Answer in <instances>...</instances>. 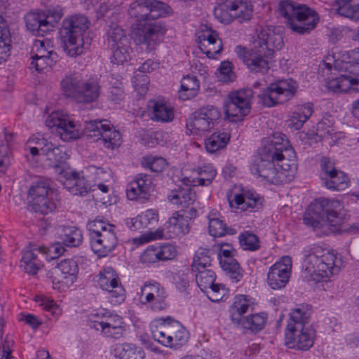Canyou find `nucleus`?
I'll return each instance as SVG.
<instances>
[{
	"label": "nucleus",
	"instance_id": "nucleus-1",
	"mask_svg": "<svg viewBox=\"0 0 359 359\" xmlns=\"http://www.w3.org/2000/svg\"><path fill=\"white\" fill-rule=\"evenodd\" d=\"M283 46L281 34L269 27H261L252 47L248 50L244 48L237 47V53L247 67L256 72H265L269 69L268 58L275 50H280Z\"/></svg>",
	"mask_w": 359,
	"mask_h": 359
},
{
	"label": "nucleus",
	"instance_id": "nucleus-2",
	"mask_svg": "<svg viewBox=\"0 0 359 359\" xmlns=\"http://www.w3.org/2000/svg\"><path fill=\"white\" fill-rule=\"evenodd\" d=\"M312 314V306L302 304L291 310L285 332V344L301 351L311 348L316 338V330L307 325Z\"/></svg>",
	"mask_w": 359,
	"mask_h": 359
},
{
	"label": "nucleus",
	"instance_id": "nucleus-3",
	"mask_svg": "<svg viewBox=\"0 0 359 359\" xmlns=\"http://www.w3.org/2000/svg\"><path fill=\"white\" fill-rule=\"evenodd\" d=\"M150 0L136 1L132 3L128 14L138 22L133 33V39L138 45L146 46V50L151 51L162 40L165 34V25L160 22L149 21V7Z\"/></svg>",
	"mask_w": 359,
	"mask_h": 359
},
{
	"label": "nucleus",
	"instance_id": "nucleus-4",
	"mask_svg": "<svg viewBox=\"0 0 359 359\" xmlns=\"http://www.w3.org/2000/svg\"><path fill=\"white\" fill-rule=\"evenodd\" d=\"M340 203L337 200L320 198L315 200L307 208L304 216L306 225L313 229L332 227V231L343 230L341 227L346 222V218L338 212Z\"/></svg>",
	"mask_w": 359,
	"mask_h": 359
},
{
	"label": "nucleus",
	"instance_id": "nucleus-5",
	"mask_svg": "<svg viewBox=\"0 0 359 359\" xmlns=\"http://www.w3.org/2000/svg\"><path fill=\"white\" fill-rule=\"evenodd\" d=\"M282 151L283 146L266 142L260 149L259 157L251 165L252 173L257 177H261L262 180L273 184L288 182L285 172L278 170L274 165L275 161H280L285 157Z\"/></svg>",
	"mask_w": 359,
	"mask_h": 359
},
{
	"label": "nucleus",
	"instance_id": "nucleus-6",
	"mask_svg": "<svg viewBox=\"0 0 359 359\" xmlns=\"http://www.w3.org/2000/svg\"><path fill=\"white\" fill-rule=\"evenodd\" d=\"M87 18L74 15L65 18L60 29L62 46L67 54L71 57L81 55L88 48V42H85L83 34L89 28Z\"/></svg>",
	"mask_w": 359,
	"mask_h": 359
},
{
	"label": "nucleus",
	"instance_id": "nucleus-7",
	"mask_svg": "<svg viewBox=\"0 0 359 359\" xmlns=\"http://www.w3.org/2000/svg\"><path fill=\"white\" fill-rule=\"evenodd\" d=\"M280 14L286 19L290 28L299 34L313 29L318 22V14L306 5L290 0H281L279 4Z\"/></svg>",
	"mask_w": 359,
	"mask_h": 359
},
{
	"label": "nucleus",
	"instance_id": "nucleus-8",
	"mask_svg": "<svg viewBox=\"0 0 359 359\" xmlns=\"http://www.w3.org/2000/svg\"><path fill=\"white\" fill-rule=\"evenodd\" d=\"M197 215L198 212L195 208H190L188 210L175 211L165 223L163 230L147 232L139 238L140 243L163 238L165 236L164 230L169 238L184 236L189 232L190 222Z\"/></svg>",
	"mask_w": 359,
	"mask_h": 359
},
{
	"label": "nucleus",
	"instance_id": "nucleus-9",
	"mask_svg": "<svg viewBox=\"0 0 359 359\" xmlns=\"http://www.w3.org/2000/svg\"><path fill=\"white\" fill-rule=\"evenodd\" d=\"M303 268L308 273L316 274L323 278H330L339 271L336 255L319 246L305 251Z\"/></svg>",
	"mask_w": 359,
	"mask_h": 359
},
{
	"label": "nucleus",
	"instance_id": "nucleus-10",
	"mask_svg": "<svg viewBox=\"0 0 359 359\" xmlns=\"http://www.w3.org/2000/svg\"><path fill=\"white\" fill-rule=\"evenodd\" d=\"M92 250L98 257H106L117 245L115 226L102 220L95 219L87 224Z\"/></svg>",
	"mask_w": 359,
	"mask_h": 359
},
{
	"label": "nucleus",
	"instance_id": "nucleus-11",
	"mask_svg": "<svg viewBox=\"0 0 359 359\" xmlns=\"http://www.w3.org/2000/svg\"><path fill=\"white\" fill-rule=\"evenodd\" d=\"M83 134L93 142L100 140L107 149H114L121 143V133L105 119L86 121Z\"/></svg>",
	"mask_w": 359,
	"mask_h": 359
},
{
	"label": "nucleus",
	"instance_id": "nucleus-12",
	"mask_svg": "<svg viewBox=\"0 0 359 359\" xmlns=\"http://www.w3.org/2000/svg\"><path fill=\"white\" fill-rule=\"evenodd\" d=\"M61 9L53 8L39 12H29L25 16L27 29L34 36H43L52 31L62 18Z\"/></svg>",
	"mask_w": 359,
	"mask_h": 359
},
{
	"label": "nucleus",
	"instance_id": "nucleus-13",
	"mask_svg": "<svg viewBox=\"0 0 359 359\" xmlns=\"http://www.w3.org/2000/svg\"><path fill=\"white\" fill-rule=\"evenodd\" d=\"M250 307V304L243 296L238 297L229 309L232 323L238 327L258 332L263 329L266 320L264 313H257L243 318Z\"/></svg>",
	"mask_w": 359,
	"mask_h": 359
},
{
	"label": "nucleus",
	"instance_id": "nucleus-14",
	"mask_svg": "<svg viewBox=\"0 0 359 359\" xmlns=\"http://www.w3.org/2000/svg\"><path fill=\"white\" fill-rule=\"evenodd\" d=\"M254 8L250 1L243 0H226L216 9L215 13L220 21L229 23L233 20L242 23L250 21L253 15Z\"/></svg>",
	"mask_w": 359,
	"mask_h": 359
},
{
	"label": "nucleus",
	"instance_id": "nucleus-15",
	"mask_svg": "<svg viewBox=\"0 0 359 359\" xmlns=\"http://www.w3.org/2000/svg\"><path fill=\"white\" fill-rule=\"evenodd\" d=\"M97 283L102 290L107 292V298L112 304H118L125 300V290L111 267H106L100 272Z\"/></svg>",
	"mask_w": 359,
	"mask_h": 359
},
{
	"label": "nucleus",
	"instance_id": "nucleus-16",
	"mask_svg": "<svg viewBox=\"0 0 359 359\" xmlns=\"http://www.w3.org/2000/svg\"><path fill=\"white\" fill-rule=\"evenodd\" d=\"M46 126L53 129L63 141H70L79 137L80 133L75 123L67 114L62 111H53L46 118Z\"/></svg>",
	"mask_w": 359,
	"mask_h": 359
},
{
	"label": "nucleus",
	"instance_id": "nucleus-17",
	"mask_svg": "<svg viewBox=\"0 0 359 359\" xmlns=\"http://www.w3.org/2000/svg\"><path fill=\"white\" fill-rule=\"evenodd\" d=\"M79 272L77 262L73 259L60 261L52 271V283L54 289L65 290L76 280Z\"/></svg>",
	"mask_w": 359,
	"mask_h": 359
},
{
	"label": "nucleus",
	"instance_id": "nucleus-18",
	"mask_svg": "<svg viewBox=\"0 0 359 359\" xmlns=\"http://www.w3.org/2000/svg\"><path fill=\"white\" fill-rule=\"evenodd\" d=\"M167 297L165 288L156 281L144 283L140 293L141 303L149 304L154 311H163L168 307Z\"/></svg>",
	"mask_w": 359,
	"mask_h": 359
},
{
	"label": "nucleus",
	"instance_id": "nucleus-19",
	"mask_svg": "<svg viewBox=\"0 0 359 359\" xmlns=\"http://www.w3.org/2000/svg\"><path fill=\"white\" fill-rule=\"evenodd\" d=\"M245 91H231L224 104L225 118L230 122L242 121L250 110L248 99L244 96Z\"/></svg>",
	"mask_w": 359,
	"mask_h": 359
},
{
	"label": "nucleus",
	"instance_id": "nucleus-20",
	"mask_svg": "<svg viewBox=\"0 0 359 359\" xmlns=\"http://www.w3.org/2000/svg\"><path fill=\"white\" fill-rule=\"evenodd\" d=\"M292 269V259L284 256L272 265L267 274V283L273 290H280L287 284Z\"/></svg>",
	"mask_w": 359,
	"mask_h": 359
},
{
	"label": "nucleus",
	"instance_id": "nucleus-21",
	"mask_svg": "<svg viewBox=\"0 0 359 359\" xmlns=\"http://www.w3.org/2000/svg\"><path fill=\"white\" fill-rule=\"evenodd\" d=\"M148 110L152 121L160 123L171 122L175 116L172 104L163 97H157L148 101Z\"/></svg>",
	"mask_w": 359,
	"mask_h": 359
},
{
	"label": "nucleus",
	"instance_id": "nucleus-22",
	"mask_svg": "<svg viewBox=\"0 0 359 359\" xmlns=\"http://www.w3.org/2000/svg\"><path fill=\"white\" fill-rule=\"evenodd\" d=\"M62 175L59 180L62 182L65 189H67L73 195H85L90 189L83 176L80 175L75 171L70 169L68 170H61Z\"/></svg>",
	"mask_w": 359,
	"mask_h": 359
},
{
	"label": "nucleus",
	"instance_id": "nucleus-23",
	"mask_svg": "<svg viewBox=\"0 0 359 359\" xmlns=\"http://www.w3.org/2000/svg\"><path fill=\"white\" fill-rule=\"evenodd\" d=\"M153 190V183L150 175L140 173L128 184L127 197L130 200L147 199L149 192Z\"/></svg>",
	"mask_w": 359,
	"mask_h": 359
},
{
	"label": "nucleus",
	"instance_id": "nucleus-24",
	"mask_svg": "<svg viewBox=\"0 0 359 359\" xmlns=\"http://www.w3.org/2000/svg\"><path fill=\"white\" fill-rule=\"evenodd\" d=\"M47 250L44 247L38 246L35 244H31L23 251L21 260V266L24 268L26 273L29 274H36L41 266V261L39 255L44 256Z\"/></svg>",
	"mask_w": 359,
	"mask_h": 359
},
{
	"label": "nucleus",
	"instance_id": "nucleus-25",
	"mask_svg": "<svg viewBox=\"0 0 359 359\" xmlns=\"http://www.w3.org/2000/svg\"><path fill=\"white\" fill-rule=\"evenodd\" d=\"M99 327L95 325V328L107 337L118 339L123 336L125 331V323L123 318L116 315L112 314L102 316L99 321Z\"/></svg>",
	"mask_w": 359,
	"mask_h": 359
},
{
	"label": "nucleus",
	"instance_id": "nucleus-26",
	"mask_svg": "<svg viewBox=\"0 0 359 359\" xmlns=\"http://www.w3.org/2000/svg\"><path fill=\"white\" fill-rule=\"evenodd\" d=\"M63 90H100L102 86L97 78L83 80L79 73H70L60 81Z\"/></svg>",
	"mask_w": 359,
	"mask_h": 359
},
{
	"label": "nucleus",
	"instance_id": "nucleus-27",
	"mask_svg": "<svg viewBox=\"0 0 359 359\" xmlns=\"http://www.w3.org/2000/svg\"><path fill=\"white\" fill-rule=\"evenodd\" d=\"M167 199L178 211L187 210L196 200V191L194 187H178L168 194Z\"/></svg>",
	"mask_w": 359,
	"mask_h": 359
},
{
	"label": "nucleus",
	"instance_id": "nucleus-28",
	"mask_svg": "<svg viewBox=\"0 0 359 359\" xmlns=\"http://www.w3.org/2000/svg\"><path fill=\"white\" fill-rule=\"evenodd\" d=\"M44 157L46 161V165L54 168L58 177L62 175L61 170H68L69 169L65 163L67 154L60 147H54L52 144Z\"/></svg>",
	"mask_w": 359,
	"mask_h": 359
},
{
	"label": "nucleus",
	"instance_id": "nucleus-29",
	"mask_svg": "<svg viewBox=\"0 0 359 359\" xmlns=\"http://www.w3.org/2000/svg\"><path fill=\"white\" fill-rule=\"evenodd\" d=\"M162 323L155 328L152 329L151 333L153 338L159 344L172 347V322L171 318H161Z\"/></svg>",
	"mask_w": 359,
	"mask_h": 359
},
{
	"label": "nucleus",
	"instance_id": "nucleus-30",
	"mask_svg": "<svg viewBox=\"0 0 359 359\" xmlns=\"http://www.w3.org/2000/svg\"><path fill=\"white\" fill-rule=\"evenodd\" d=\"M57 234L62 243L69 247L79 245L83 240L81 231L76 226H60L57 229Z\"/></svg>",
	"mask_w": 359,
	"mask_h": 359
},
{
	"label": "nucleus",
	"instance_id": "nucleus-31",
	"mask_svg": "<svg viewBox=\"0 0 359 359\" xmlns=\"http://www.w3.org/2000/svg\"><path fill=\"white\" fill-rule=\"evenodd\" d=\"M359 86V74H348L336 78L329 79L326 82L328 90H351L353 86Z\"/></svg>",
	"mask_w": 359,
	"mask_h": 359
},
{
	"label": "nucleus",
	"instance_id": "nucleus-32",
	"mask_svg": "<svg viewBox=\"0 0 359 359\" xmlns=\"http://www.w3.org/2000/svg\"><path fill=\"white\" fill-rule=\"evenodd\" d=\"M294 93L295 91H264L258 97L264 106L271 107L287 102L294 95Z\"/></svg>",
	"mask_w": 359,
	"mask_h": 359
},
{
	"label": "nucleus",
	"instance_id": "nucleus-33",
	"mask_svg": "<svg viewBox=\"0 0 359 359\" xmlns=\"http://www.w3.org/2000/svg\"><path fill=\"white\" fill-rule=\"evenodd\" d=\"M336 13L353 22L359 21V0H344L335 4Z\"/></svg>",
	"mask_w": 359,
	"mask_h": 359
},
{
	"label": "nucleus",
	"instance_id": "nucleus-34",
	"mask_svg": "<svg viewBox=\"0 0 359 359\" xmlns=\"http://www.w3.org/2000/svg\"><path fill=\"white\" fill-rule=\"evenodd\" d=\"M54 192L47 194L46 196L39 198L29 203V207L35 212L42 215H47L57 208V203L55 198Z\"/></svg>",
	"mask_w": 359,
	"mask_h": 359
},
{
	"label": "nucleus",
	"instance_id": "nucleus-35",
	"mask_svg": "<svg viewBox=\"0 0 359 359\" xmlns=\"http://www.w3.org/2000/svg\"><path fill=\"white\" fill-rule=\"evenodd\" d=\"M230 134L225 132H215L205 142V149L208 153L213 154L226 147L230 140Z\"/></svg>",
	"mask_w": 359,
	"mask_h": 359
},
{
	"label": "nucleus",
	"instance_id": "nucleus-36",
	"mask_svg": "<svg viewBox=\"0 0 359 359\" xmlns=\"http://www.w3.org/2000/svg\"><path fill=\"white\" fill-rule=\"evenodd\" d=\"M234 201L241 209L247 210L248 208H261L263 199L257 194L248 191L244 194H236Z\"/></svg>",
	"mask_w": 359,
	"mask_h": 359
},
{
	"label": "nucleus",
	"instance_id": "nucleus-37",
	"mask_svg": "<svg viewBox=\"0 0 359 359\" xmlns=\"http://www.w3.org/2000/svg\"><path fill=\"white\" fill-rule=\"evenodd\" d=\"M217 34L215 31L209 29L208 27H203V40H206L209 46H213L212 48H209L203 53L208 58H215L219 55L222 50V43L221 41H218Z\"/></svg>",
	"mask_w": 359,
	"mask_h": 359
},
{
	"label": "nucleus",
	"instance_id": "nucleus-38",
	"mask_svg": "<svg viewBox=\"0 0 359 359\" xmlns=\"http://www.w3.org/2000/svg\"><path fill=\"white\" fill-rule=\"evenodd\" d=\"M219 109L212 105H208L203 111V130L210 131L217 128L222 119Z\"/></svg>",
	"mask_w": 359,
	"mask_h": 359
},
{
	"label": "nucleus",
	"instance_id": "nucleus-39",
	"mask_svg": "<svg viewBox=\"0 0 359 359\" xmlns=\"http://www.w3.org/2000/svg\"><path fill=\"white\" fill-rule=\"evenodd\" d=\"M11 34L6 22L0 15V63L6 61L10 55Z\"/></svg>",
	"mask_w": 359,
	"mask_h": 359
},
{
	"label": "nucleus",
	"instance_id": "nucleus-40",
	"mask_svg": "<svg viewBox=\"0 0 359 359\" xmlns=\"http://www.w3.org/2000/svg\"><path fill=\"white\" fill-rule=\"evenodd\" d=\"M209 233L213 237H222L226 234L234 235L236 231L231 227H227L226 224L219 218L211 217L208 216Z\"/></svg>",
	"mask_w": 359,
	"mask_h": 359
},
{
	"label": "nucleus",
	"instance_id": "nucleus-41",
	"mask_svg": "<svg viewBox=\"0 0 359 359\" xmlns=\"http://www.w3.org/2000/svg\"><path fill=\"white\" fill-rule=\"evenodd\" d=\"M107 41L110 46L130 43L124 30L116 23H111L107 30Z\"/></svg>",
	"mask_w": 359,
	"mask_h": 359
},
{
	"label": "nucleus",
	"instance_id": "nucleus-42",
	"mask_svg": "<svg viewBox=\"0 0 359 359\" xmlns=\"http://www.w3.org/2000/svg\"><path fill=\"white\" fill-rule=\"evenodd\" d=\"M222 270L233 283L239 282L243 277V270L236 259L219 263Z\"/></svg>",
	"mask_w": 359,
	"mask_h": 359
},
{
	"label": "nucleus",
	"instance_id": "nucleus-43",
	"mask_svg": "<svg viewBox=\"0 0 359 359\" xmlns=\"http://www.w3.org/2000/svg\"><path fill=\"white\" fill-rule=\"evenodd\" d=\"M112 50L111 62L117 65H123L130 58L132 49L130 43H123L110 46Z\"/></svg>",
	"mask_w": 359,
	"mask_h": 359
},
{
	"label": "nucleus",
	"instance_id": "nucleus-44",
	"mask_svg": "<svg viewBox=\"0 0 359 359\" xmlns=\"http://www.w3.org/2000/svg\"><path fill=\"white\" fill-rule=\"evenodd\" d=\"M241 246L245 250L256 251L260 248L258 236L250 231H245L238 236Z\"/></svg>",
	"mask_w": 359,
	"mask_h": 359
},
{
	"label": "nucleus",
	"instance_id": "nucleus-45",
	"mask_svg": "<svg viewBox=\"0 0 359 359\" xmlns=\"http://www.w3.org/2000/svg\"><path fill=\"white\" fill-rule=\"evenodd\" d=\"M172 347H179L185 344L189 339V332L178 322H172Z\"/></svg>",
	"mask_w": 359,
	"mask_h": 359
},
{
	"label": "nucleus",
	"instance_id": "nucleus-46",
	"mask_svg": "<svg viewBox=\"0 0 359 359\" xmlns=\"http://www.w3.org/2000/svg\"><path fill=\"white\" fill-rule=\"evenodd\" d=\"M53 192L48 184L44 181L34 182L28 190V203L39 198L46 196L47 194Z\"/></svg>",
	"mask_w": 359,
	"mask_h": 359
},
{
	"label": "nucleus",
	"instance_id": "nucleus-47",
	"mask_svg": "<svg viewBox=\"0 0 359 359\" xmlns=\"http://www.w3.org/2000/svg\"><path fill=\"white\" fill-rule=\"evenodd\" d=\"M32 57H53L55 54L53 50V46L48 40H36L32 50Z\"/></svg>",
	"mask_w": 359,
	"mask_h": 359
},
{
	"label": "nucleus",
	"instance_id": "nucleus-48",
	"mask_svg": "<svg viewBox=\"0 0 359 359\" xmlns=\"http://www.w3.org/2000/svg\"><path fill=\"white\" fill-rule=\"evenodd\" d=\"M147 4H149V21L164 18L170 13V8L163 2L150 0Z\"/></svg>",
	"mask_w": 359,
	"mask_h": 359
},
{
	"label": "nucleus",
	"instance_id": "nucleus-49",
	"mask_svg": "<svg viewBox=\"0 0 359 359\" xmlns=\"http://www.w3.org/2000/svg\"><path fill=\"white\" fill-rule=\"evenodd\" d=\"M226 293L227 290L224 285L215 283L203 287V294L206 295L210 301L213 302H219L224 300Z\"/></svg>",
	"mask_w": 359,
	"mask_h": 359
},
{
	"label": "nucleus",
	"instance_id": "nucleus-50",
	"mask_svg": "<svg viewBox=\"0 0 359 359\" xmlns=\"http://www.w3.org/2000/svg\"><path fill=\"white\" fill-rule=\"evenodd\" d=\"M87 172L89 174V177L93 179L95 186L96 183L107 182L111 178V172L109 169H104L91 165L87 167Z\"/></svg>",
	"mask_w": 359,
	"mask_h": 359
},
{
	"label": "nucleus",
	"instance_id": "nucleus-51",
	"mask_svg": "<svg viewBox=\"0 0 359 359\" xmlns=\"http://www.w3.org/2000/svg\"><path fill=\"white\" fill-rule=\"evenodd\" d=\"M144 168L149 169L152 172H161L167 165L165 159L162 157L146 156L142 160Z\"/></svg>",
	"mask_w": 359,
	"mask_h": 359
},
{
	"label": "nucleus",
	"instance_id": "nucleus-52",
	"mask_svg": "<svg viewBox=\"0 0 359 359\" xmlns=\"http://www.w3.org/2000/svg\"><path fill=\"white\" fill-rule=\"evenodd\" d=\"M325 186L327 189L336 191L344 189L348 186L349 182L348 176L340 170L330 180L327 181L326 178H325Z\"/></svg>",
	"mask_w": 359,
	"mask_h": 359
},
{
	"label": "nucleus",
	"instance_id": "nucleus-53",
	"mask_svg": "<svg viewBox=\"0 0 359 359\" xmlns=\"http://www.w3.org/2000/svg\"><path fill=\"white\" fill-rule=\"evenodd\" d=\"M233 64L229 61H223L218 67L217 78L224 83H229L235 80L236 74L233 71Z\"/></svg>",
	"mask_w": 359,
	"mask_h": 359
},
{
	"label": "nucleus",
	"instance_id": "nucleus-54",
	"mask_svg": "<svg viewBox=\"0 0 359 359\" xmlns=\"http://www.w3.org/2000/svg\"><path fill=\"white\" fill-rule=\"evenodd\" d=\"M67 97H72L78 103L87 104L96 100L99 96L98 91H66Z\"/></svg>",
	"mask_w": 359,
	"mask_h": 359
},
{
	"label": "nucleus",
	"instance_id": "nucleus-55",
	"mask_svg": "<svg viewBox=\"0 0 359 359\" xmlns=\"http://www.w3.org/2000/svg\"><path fill=\"white\" fill-rule=\"evenodd\" d=\"M115 351L119 355L121 359H144V352L130 345H123L116 347Z\"/></svg>",
	"mask_w": 359,
	"mask_h": 359
},
{
	"label": "nucleus",
	"instance_id": "nucleus-56",
	"mask_svg": "<svg viewBox=\"0 0 359 359\" xmlns=\"http://www.w3.org/2000/svg\"><path fill=\"white\" fill-rule=\"evenodd\" d=\"M202 252L196 251L193 257V262L191 264V273L195 276L196 282L201 288L202 283L201 269H202Z\"/></svg>",
	"mask_w": 359,
	"mask_h": 359
},
{
	"label": "nucleus",
	"instance_id": "nucleus-57",
	"mask_svg": "<svg viewBox=\"0 0 359 359\" xmlns=\"http://www.w3.org/2000/svg\"><path fill=\"white\" fill-rule=\"evenodd\" d=\"M158 252V246H149L140 256L141 262L149 264L161 260Z\"/></svg>",
	"mask_w": 359,
	"mask_h": 359
},
{
	"label": "nucleus",
	"instance_id": "nucleus-58",
	"mask_svg": "<svg viewBox=\"0 0 359 359\" xmlns=\"http://www.w3.org/2000/svg\"><path fill=\"white\" fill-rule=\"evenodd\" d=\"M298 88L297 82L292 79H278L270 83L265 90H296Z\"/></svg>",
	"mask_w": 359,
	"mask_h": 359
},
{
	"label": "nucleus",
	"instance_id": "nucleus-59",
	"mask_svg": "<svg viewBox=\"0 0 359 359\" xmlns=\"http://www.w3.org/2000/svg\"><path fill=\"white\" fill-rule=\"evenodd\" d=\"M202 114L201 110L196 111L187 123V130L193 135H200L202 126L200 116Z\"/></svg>",
	"mask_w": 359,
	"mask_h": 359
},
{
	"label": "nucleus",
	"instance_id": "nucleus-60",
	"mask_svg": "<svg viewBox=\"0 0 359 359\" xmlns=\"http://www.w3.org/2000/svg\"><path fill=\"white\" fill-rule=\"evenodd\" d=\"M235 253L236 250L231 244L226 243H221L217 252L219 263L235 259Z\"/></svg>",
	"mask_w": 359,
	"mask_h": 359
},
{
	"label": "nucleus",
	"instance_id": "nucleus-61",
	"mask_svg": "<svg viewBox=\"0 0 359 359\" xmlns=\"http://www.w3.org/2000/svg\"><path fill=\"white\" fill-rule=\"evenodd\" d=\"M158 248L161 261L172 259L177 255L176 247L169 243L158 246Z\"/></svg>",
	"mask_w": 359,
	"mask_h": 359
},
{
	"label": "nucleus",
	"instance_id": "nucleus-62",
	"mask_svg": "<svg viewBox=\"0 0 359 359\" xmlns=\"http://www.w3.org/2000/svg\"><path fill=\"white\" fill-rule=\"evenodd\" d=\"M10 164L9 148L8 144L0 145V176L5 173Z\"/></svg>",
	"mask_w": 359,
	"mask_h": 359
},
{
	"label": "nucleus",
	"instance_id": "nucleus-63",
	"mask_svg": "<svg viewBox=\"0 0 359 359\" xmlns=\"http://www.w3.org/2000/svg\"><path fill=\"white\" fill-rule=\"evenodd\" d=\"M29 142L33 143L34 145L40 151L41 154L44 156L46 152L50 149L51 145L53 144L51 142H48L47 140L43 137H40L38 136H32L29 139Z\"/></svg>",
	"mask_w": 359,
	"mask_h": 359
},
{
	"label": "nucleus",
	"instance_id": "nucleus-64",
	"mask_svg": "<svg viewBox=\"0 0 359 359\" xmlns=\"http://www.w3.org/2000/svg\"><path fill=\"white\" fill-rule=\"evenodd\" d=\"M132 83L135 90L148 89L149 79L147 74L135 72Z\"/></svg>",
	"mask_w": 359,
	"mask_h": 359
}]
</instances>
